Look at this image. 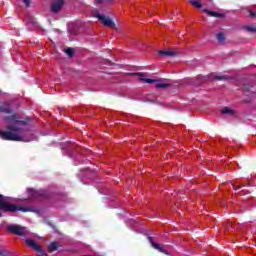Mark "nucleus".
I'll use <instances>...</instances> for the list:
<instances>
[{"instance_id":"f257e3e1","label":"nucleus","mask_w":256,"mask_h":256,"mask_svg":"<svg viewBox=\"0 0 256 256\" xmlns=\"http://www.w3.org/2000/svg\"><path fill=\"white\" fill-rule=\"evenodd\" d=\"M6 129L9 131H3L0 129V139L3 141H23L29 143L33 141L31 138V132L25 129L27 124L24 121L19 120L18 115H12L5 119Z\"/></svg>"},{"instance_id":"f03ea898","label":"nucleus","mask_w":256,"mask_h":256,"mask_svg":"<svg viewBox=\"0 0 256 256\" xmlns=\"http://www.w3.org/2000/svg\"><path fill=\"white\" fill-rule=\"evenodd\" d=\"M45 195V191L43 190H35L33 188H28L26 190V196L23 198H18L16 201H22L24 205L26 206H17L13 204L7 203V200H5V197L3 195H0V211H10L11 213H15V211H22L23 213H37V208L29 206L33 201H37V199H41ZM3 214L0 212V217H2Z\"/></svg>"},{"instance_id":"7ed1b4c3","label":"nucleus","mask_w":256,"mask_h":256,"mask_svg":"<svg viewBox=\"0 0 256 256\" xmlns=\"http://www.w3.org/2000/svg\"><path fill=\"white\" fill-rule=\"evenodd\" d=\"M136 75L140 78V81L143 83H156L157 89H166V87H171V84L163 82V80H153L149 78H145V74L143 73H136Z\"/></svg>"},{"instance_id":"20e7f679","label":"nucleus","mask_w":256,"mask_h":256,"mask_svg":"<svg viewBox=\"0 0 256 256\" xmlns=\"http://www.w3.org/2000/svg\"><path fill=\"white\" fill-rule=\"evenodd\" d=\"M8 231L15 235H19L20 237H27V235H29V230L20 225H11L8 227Z\"/></svg>"},{"instance_id":"39448f33","label":"nucleus","mask_w":256,"mask_h":256,"mask_svg":"<svg viewBox=\"0 0 256 256\" xmlns=\"http://www.w3.org/2000/svg\"><path fill=\"white\" fill-rule=\"evenodd\" d=\"M94 16L99 19L105 25V27H111L112 29H117L115 26V22L109 18V16H105V14H100L99 12H96Z\"/></svg>"},{"instance_id":"423d86ee","label":"nucleus","mask_w":256,"mask_h":256,"mask_svg":"<svg viewBox=\"0 0 256 256\" xmlns=\"http://www.w3.org/2000/svg\"><path fill=\"white\" fill-rule=\"evenodd\" d=\"M26 245L34 249V251H37L39 256H47V254L43 252V248H41V246H39L33 239H26Z\"/></svg>"},{"instance_id":"0eeeda50","label":"nucleus","mask_w":256,"mask_h":256,"mask_svg":"<svg viewBox=\"0 0 256 256\" xmlns=\"http://www.w3.org/2000/svg\"><path fill=\"white\" fill-rule=\"evenodd\" d=\"M63 5H65V0H52L50 10L57 14L63 9Z\"/></svg>"},{"instance_id":"6e6552de","label":"nucleus","mask_w":256,"mask_h":256,"mask_svg":"<svg viewBox=\"0 0 256 256\" xmlns=\"http://www.w3.org/2000/svg\"><path fill=\"white\" fill-rule=\"evenodd\" d=\"M158 55H160V57H175L178 53L173 50H160Z\"/></svg>"},{"instance_id":"1a4fd4ad","label":"nucleus","mask_w":256,"mask_h":256,"mask_svg":"<svg viewBox=\"0 0 256 256\" xmlns=\"http://www.w3.org/2000/svg\"><path fill=\"white\" fill-rule=\"evenodd\" d=\"M148 239L154 249H156L157 251H160V253H165V255H167V251L165 250V248L163 246L155 243L153 241V238H151V237H148Z\"/></svg>"},{"instance_id":"9d476101","label":"nucleus","mask_w":256,"mask_h":256,"mask_svg":"<svg viewBox=\"0 0 256 256\" xmlns=\"http://www.w3.org/2000/svg\"><path fill=\"white\" fill-rule=\"evenodd\" d=\"M203 13H207V15H210V17H216L218 19H224L225 14H221L219 12H213V11H209L207 9L202 10Z\"/></svg>"},{"instance_id":"9b49d317","label":"nucleus","mask_w":256,"mask_h":256,"mask_svg":"<svg viewBox=\"0 0 256 256\" xmlns=\"http://www.w3.org/2000/svg\"><path fill=\"white\" fill-rule=\"evenodd\" d=\"M189 3H191V5H193V7H196V9H201V7H203V4H201L197 0H189Z\"/></svg>"},{"instance_id":"f8f14e48","label":"nucleus","mask_w":256,"mask_h":256,"mask_svg":"<svg viewBox=\"0 0 256 256\" xmlns=\"http://www.w3.org/2000/svg\"><path fill=\"white\" fill-rule=\"evenodd\" d=\"M1 113H12L11 109H9V106L7 104H3L0 106Z\"/></svg>"},{"instance_id":"ddd939ff","label":"nucleus","mask_w":256,"mask_h":256,"mask_svg":"<svg viewBox=\"0 0 256 256\" xmlns=\"http://www.w3.org/2000/svg\"><path fill=\"white\" fill-rule=\"evenodd\" d=\"M245 31L248 33H256V27L255 25H250V26H244Z\"/></svg>"},{"instance_id":"4468645a","label":"nucleus","mask_w":256,"mask_h":256,"mask_svg":"<svg viewBox=\"0 0 256 256\" xmlns=\"http://www.w3.org/2000/svg\"><path fill=\"white\" fill-rule=\"evenodd\" d=\"M221 113H223L224 115H235V111H233L230 108H224L222 109Z\"/></svg>"},{"instance_id":"2eb2a0df","label":"nucleus","mask_w":256,"mask_h":256,"mask_svg":"<svg viewBox=\"0 0 256 256\" xmlns=\"http://www.w3.org/2000/svg\"><path fill=\"white\" fill-rule=\"evenodd\" d=\"M49 251H57V249H59V244H57L56 242H52L49 246H48Z\"/></svg>"},{"instance_id":"dca6fc26","label":"nucleus","mask_w":256,"mask_h":256,"mask_svg":"<svg viewBox=\"0 0 256 256\" xmlns=\"http://www.w3.org/2000/svg\"><path fill=\"white\" fill-rule=\"evenodd\" d=\"M217 39H218L219 43H223V41H225V34L223 32H219L217 34Z\"/></svg>"},{"instance_id":"f3484780","label":"nucleus","mask_w":256,"mask_h":256,"mask_svg":"<svg viewBox=\"0 0 256 256\" xmlns=\"http://www.w3.org/2000/svg\"><path fill=\"white\" fill-rule=\"evenodd\" d=\"M66 55H68V57H73L74 51L73 48H67L65 50Z\"/></svg>"},{"instance_id":"a211bd4d","label":"nucleus","mask_w":256,"mask_h":256,"mask_svg":"<svg viewBox=\"0 0 256 256\" xmlns=\"http://www.w3.org/2000/svg\"><path fill=\"white\" fill-rule=\"evenodd\" d=\"M113 3V0H95V3Z\"/></svg>"},{"instance_id":"6ab92c4d","label":"nucleus","mask_w":256,"mask_h":256,"mask_svg":"<svg viewBox=\"0 0 256 256\" xmlns=\"http://www.w3.org/2000/svg\"><path fill=\"white\" fill-rule=\"evenodd\" d=\"M26 7H31V0H22Z\"/></svg>"},{"instance_id":"aec40b11","label":"nucleus","mask_w":256,"mask_h":256,"mask_svg":"<svg viewBox=\"0 0 256 256\" xmlns=\"http://www.w3.org/2000/svg\"><path fill=\"white\" fill-rule=\"evenodd\" d=\"M249 15H250V17H252V19H255V17H256L255 12H253V11H250Z\"/></svg>"},{"instance_id":"412c9836","label":"nucleus","mask_w":256,"mask_h":256,"mask_svg":"<svg viewBox=\"0 0 256 256\" xmlns=\"http://www.w3.org/2000/svg\"><path fill=\"white\" fill-rule=\"evenodd\" d=\"M0 256H7V252L3 251V250H0Z\"/></svg>"},{"instance_id":"4be33fe9","label":"nucleus","mask_w":256,"mask_h":256,"mask_svg":"<svg viewBox=\"0 0 256 256\" xmlns=\"http://www.w3.org/2000/svg\"><path fill=\"white\" fill-rule=\"evenodd\" d=\"M216 79L221 80V77H216Z\"/></svg>"}]
</instances>
